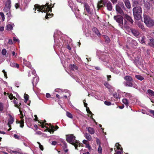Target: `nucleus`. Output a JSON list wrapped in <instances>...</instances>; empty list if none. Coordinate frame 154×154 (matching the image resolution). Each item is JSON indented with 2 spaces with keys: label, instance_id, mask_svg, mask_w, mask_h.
I'll use <instances>...</instances> for the list:
<instances>
[{
  "label": "nucleus",
  "instance_id": "f8f14e48",
  "mask_svg": "<svg viewBox=\"0 0 154 154\" xmlns=\"http://www.w3.org/2000/svg\"><path fill=\"white\" fill-rule=\"evenodd\" d=\"M9 118L8 119V125L9 127L10 128L8 130V131H10L11 129V125L12 124L14 121V117H13L11 115H9Z\"/></svg>",
  "mask_w": 154,
  "mask_h": 154
},
{
  "label": "nucleus",
  "instance_id": "72a5a7b5",
  "mask_svg": "<svg viewBox=\"0 0 154 154\" xmlns=\"http://www.w3.org/2000/svg\"><path fill=\"white\" fill-rule=\"evenodd\" d=\"M130 38L131 39V43L133 45L136 46L137 45L138 43L137 42L134 40L132 39L131 38Z\"/></svg>",
  "mask_w": 154,
  "mask_h": 154
},
{
  "label": "nucleus",
  "instance_id": "4c0bfd02",
  "mask_svg": "<svg viewBox=\"0 0 154 154\" xmlns=\"http://www.w3.org/2000/svg\"><path fill=\"white\" fill-rule=\"evenodd\" d=\"M24 119H22L20 120V127L23 128L24 126Z\"/></svg>",
  "mask_w": 154,
  "mask_h": 154
},
{
  "label": "nucleus",
  "instance_id": "0eeeda50",
  "mask_svg": "<svg viewBox=\"0 0 154 154\" xmlns=\"http://www.w3.org/2000/svg\"><path fill=\"white\" fill-rule=\"evenodd\" d=\"M114 19L118 23L119 26L122 28L123 25V22L124 16L119 15H117L114 16Z\"/></svg>",
  "mask_w": 154,
  "mask_h": 154
},
{
  "label": "nucleus",
  "instance_id": "cd10ccee",
  "mask_svg": "<svg viewBox=\"0 0 154 154\" xmlns=\"http://www.w3.org/2000/svg\"><path fill=\"white\" fill-rule=\"evenodd\" d=\"M135 77L137 79L140 81H142L144 79V78L142 76L140 75H136Z\"/></svg>",
  "mask_w": 154,
  "mask_h": 154
},
{
  "label": "nucleus",
  "instance_id": "f704fd0d",
  "mask_svg": "<svg viewBox=\"0 0 154 154\" xmlns=\"http://www.w3.org/2000/svg\"><path fill=\"white\" fill-rule=\"evenodd\" d=\"M74 9V12L76 14L79 15L80 12L79 10L78 9V8L75 7Z\"/></svg>",
  "mask_w": 154,
  "mask_h": 154
},
{
  "label": "nucleus",
  "instance_id": "5701e85b",
  "mask_svg": "<svg viewBox=\"0 0 154 154\" xmlns=\"http://www.w3.org/2000/svg\"><path fill=\"white\" fill-rule=\"evenodd\" d=\"M85 138L88 140L90 141L92 139L91 136L87 133H85Z\"/></svg>",
  "mask_w": 154,
  "mask_h": 154
},
{
  "label": "nucleus",
  "instance_id": "aec40b11",
  "mask_svg": "<svg viewBox=\"0 0 154 154\" xmlns=\"http://www.w3.org/2000/svg\"><path fill=\"white\" fill-rule=\"evenodd\" d=\"M23 63L26 65V66L28 67L30 69L31 68L32 66L31 65V63L29 61H26L25 59H24Z\"/></svg>",
  "mask_w": 154,
  "mask_h": 154
},
{
  "label": "nucleus",
  "instance_id": "b1692460",
  "mask_svg": "<svg viewBox=\"0 0 154 154\" xmlns=\"http://www.w3.org/2000/svg\"><path fill=\"white\" fill-rule=\"evenodd\" d=\"M69 67L72 70H74L75 69L77 70L78 69L77 66L74 64L70 65Z\"/></svg>",
  "mask_w": 154,
  "mask_h": 154
},
{
  "label": "nucleus",
  "instance_id": "c756f323",
  "mask_svg": "<svg viewBox=\"0 0 154 154\" xmlns=\"http://www.w3.org/2000/svg\"><path fill=\"white\" fill-rule=\"evenodd\" d=\"M149 40L150 42L148 43L149 45L151 46H154V39L153 38H151Z\"/></svg>",
  "mask_w": 154,
  "mask_h": 154
},
{
  "label": "nucleus",
  "instance_id": "58836bf2",
  "mask_svg": "<svg viewBox=\"0 0 154 154\" xmlns=\"http://www.w3.org/2000/svg\"><path fill=\"white\" fill-rule=\"evenodd\" d=\"M8 152L11 154H13V153L14 154H17L19 153V152H17L16 151L12 150H10V151H8Z\"/></svg>",
  "mask_w": 154,
  "mask_h": 154
},
{
  "label": "nucleus",
  "instance_id": "13d9d810",
  "mask_svg": "<svg viewBox=\"0 0 154 154\" xmlns=\"http://www.w3.org/2000/svg\"><path fill=\"white\" fill-rule=\"evenodd\" d=\"M8 43L10 45H11L13 44L12 41L11 39H9Z\"/></svg>",
  "mask_w": 154,
  "mask_h": 154
},
{
  "label": "nucleus",
  "instance_id": "9b49d317",
  "mask_svg": "<svg viewBox=\"0 0 154 154\" xmlns=\"http://www.w3.org/2000/svg\"><path fill=\"white\" fill-rule=\"evenodd\" d=\"M84 7L87 13L90 14H93V10L91 9L89 5L86 3L84 4Z\"/></svg>",
  "mask_w": 154,
  "mask_h": 154
},
{
  "label": "nucleus",
  "instance_id": "774afa93",
  "mask_svg": "<svg viewBox=\"0 0 154 154\" xmlns=\"http://www.w3.org/2000/svg\"><path fill=\"white\" fill-rule=\"evenodd\" d=\"M57 143V142L56 141H52L51 144L53 145H56Z\"/></svg>",
  "mask_w": 154,
  "mask_h": 154
},
{
  "label": "nucleus",
  "instance_id": "20e7f679",
  "mask_svg": "<svg viewBox=\"0 0 154 154\" xmlns=\"http://www.w3.org/2000/svg\"><path fill=\"white\" fill-rule=\"evenodd\" d=\"M134 17L137 20H140L141 18L142 13L141 7L134 8L132 10Z\"/></svg>",
  "mask_w": 154,
  "mask_h": 154
},
{
  "label": "nucleus",
  "instance_id": "393cba45",
  "mask_svg": "<svg viewBox=\"0 0 154 154\" xmlns=\"http://www.w3.org/2000/svg\"><path fill=\"white\" fill-rule=\"evenodd\" d=\"M6 30L8 31H10L13 29V26L11 24H8L6 26Z\"/></svg>",
  "mask_w": 154,
  "mask_h": 154
},
{
  "label": "nucleus",
  "instance_id": "412c9836",
  "mask_svg": "<svg viewBox=\"0 0 154 154\" xmlns=\"http://www.w3.org/2000/svg\"><path fill=\"white\" fill-rule=\"evenodd\" d=\"M93 31L98 36H100L101 35L100 33L99 32L97 29L96 27H94L92 29Z\"/></svg>",
  "mask_w": 154,
  "mask_h": 154
},
{
  "label": "nucleus",
  "instance_id": "ea45409f",
  "mask_svg": "<svg viewBox=\"0 0 154 154\" xmlns=\"http://www.w3.org/2000/svg\"><path fill=\"white\" fill-rule=\"evenodd\" d=\"M125 95L126 97L128 98H131L132 97V95L130 93H126Z\"/></svg>",
  "mask_w": 154,
  "mask_h": 154
},
{
  "label": "nucleus",
  "instance_id": "2f4dec72",
  "mask_svg": "<svg viewBox=\"0 0 154 154\" xmlns=\"http://www.w3.org/2000/svg\"><path fill=\"white\" fill-rule=\"evenodd\" d=\"M147 92L150 95L154 96V92L152 90L148 89L147 90Z\"/></svg>",
  "mask_w": 154,
  "mask_h": 154
},
{
  "label": "nucleus",
  "instance_id": "7c9ffc66",
  "mask_svg": "<svg viewBox=\"0 0 154 154\" xmlns=\"http://www.w3.org/2000/svg\"><path fill=\"white\" fill-rule=\"evenodd\" d=\"M10 9L11 8H10V7H6V6H5L3 9L4 12L5 13L8 12V11H11Z\"/></svg>",
  "mask_w": 154,
  "mask_h": 154
},
{
  "label": "nucleus",
  "instance_id": "bb28decb",
  "mask_svg": "<svg viewBox=\"0 0 154 154\" xmlns=\"http://www.w3.org/2000/svg\"><path fill=\"white\" fill-rule=\"evenodd\" d=\"M125 28L126 29V30L129 32H131L132 31V29H133V28H130L129 26H127V25L125 26L124 25Z\"/></svg>",
  "mask_w": 154,
  "mask_h": 154
},
{
  "label": "nucleus",
  "instance_id": "a878e982",
  "mask_svg": "<svg viewBox=\"0 0 154 154\" xmlns=\"http://www.w3.org/2000/svg\"><path fill=\"white\" fill-rule=\"evenodd\" d=\"M5 6L11 8V1L10 0H8L6 2Z\"/></svg>",
  "mask_w": 154,
  "mask_h": 154
},
{
  "label": "nucleus",
  "instance_id": "79ce46f5",
  "mask_svg": "<svg viewBox=\"0 0 154 154\" xmlns=\"http://www.w3.org/2000/svg\"><path fill=\"white\" fill-rule=\"evenodd\" d=\"M145 38L144 36H143L141 37V39L140 40L141 43L142 44L145 43Z\"/></svg>",
  "mask_w": 154,
  "mask_h": 154
},
{
  "label": "nucleus",
  "instance_id": "f03ea898",
  "mask_svg": "<svg viewBox=\"0 0 154 154\" xmlns=\"http://www.w3.org/2000/svg\"><path fill=\"white\" fill-rule=\"evenodd\" d=\"M66 140L68 142L74 146L75 149L78 150V147L80 146L79 141L75 140V137L72 134L66 135Z\"/></svg>",
  "mask_w": 154,
  "mask_h": 154
},
{
  "label": "nucleus",
  "instance_id": "5fc2aeb1",
  "mask_svg": "<svg viewBox=\"0 0 154 154\" xmlns=\"http://www.w3.org/2000/svg\"><path fill=\"white\" fill-rule=\"evenodd\" d=\"M14 138L17 139H20V137L17 135L16 134H14Z\"/></svg>",
  "mask_w": 154,
  "mask_h": 154
},
{
  "label": "nucleus",
  "instance_id": "9d476101",
  "mask_svg": "<svg viewBox=\"0 0 154 154\" xmlns=\"http://www.w3.org/2000/svg\"><path fill=\"white\" fill-rule=\"evenodd\" d=\"M116 10L117 14H119V15L124 16L126 14V13H124L123 10L118 5H116Z\"/></svg>",
  "mask_w": 154,
  "mask_h": 154
},
{
  "label": "nucleus",
  "instance_id": "052dcab7",
  "mask_svg": "<svg viewBox=\"0 0 154 154\" xmlns=\"http://www.w3.org/2000/svg\"><path fill=\"white\" fill-rule=\"evenodd\" d=\"M39 146V148H40V149H41V150L42 151L43 150L44 148L42 145L41 144H40Z\"/></svg>",
  "mask_w": 154,
  "mask_h": 154
},
{
  "label": "nucleus",
  "instance_id": "e433bc0d",
  "mask_svg": "<svg viewBox=\"0 0 154 154\" xmlns=\"http://www.w3.org/2000/svg\"><path fill=\"white\" fill-rule=\"evenodd\" d=\"M66 115L68 117L72 119L73 118V117L72 114L69 112H66Z\"/></svg>",
  "mask_w": 154,
  "mask_h": 154
},
{
  "label": "nucleus",
  "instance_id": "dca6fc26",
  "mask_svg": "<svg viewBox=\"0 0 154 154\" xmlns=\"http://www.w3.org/2000/svg\"><path fill=\"white\" fill-rule=\"evenodd\" d=\"M106 3L104 2L102 0H100V2H98L97 5V8L98 9H99L101 8H102L105 5Z\"/></svg>",
  "mask_w": 154,
  "mask_h": 154
},
{
  "label": "nucleus",
  "instance_id": "a18cd8bd",
  "mask_svg": "<svg viewBox=\"0 0 154 154\" xmlns=\"http://www.w3.org/2000/svg\"><path fill=\"white\" fill-rule=\"evenodd\" d=\"M18 103H17L16 104H14V106L18 108V109H19V110L20 112V113H21V112L22 113V111H20V105H18Z\"/></svg>",
  "mask_w": 154,
  "mask_h": 154
},
{
  "label": "nucleus",
  "instance_id": "3c124183",
  "mask_svg": "<svg viewBox=\"0 0 154 154\" xmlns=\"http://www.w3.org/2000/svg\"><path fill=\"white\" fill-rule=\"evenodd\" d=\"M86 111L88 113H89L90 114L92 115V113L91 111L90 110L89 107L86 108Z\"/></svg>",
  "mask_w": 154,
  "mask_h": 154
},
{
  "label": "nucleus",
  "instance_id": "864d4df0",
  "mask_svg": "<svg viewBox=\"0 0 154 154\" xmlns=\"http://www.w3.org/2000/svg\"><path fill=\"white\" fill-rule=\"evenodd\" d=\"M2 72L4 73L5 77L6 78H7V72H5V70H3Z\"/></svg>",
  "mask_w": 154,
  "mask_h": 154
},
{
  "label": "nucleus",
  "instance_id": "c03bdc74",
  "mask_svg": "<svg viewBox=\"0 0 154 154\" xmlns=\"http://www.w3.org/2000/svg\"><path fill=\"white\" fill-rule=\"evenodd\" d=\"M0 15L1 17L2 20H3V21H4L5 19V17L4 13L2 12H0Z\"/></svg>",
  "mask_w": 154,
  "mask_h": 154
},
{
  "label": "nucleus",
  "instance_id": "39448f33",
  "mask_svg": "<svg viewBox=\"0 0 154 154\" xmlns=\"http://www.w3.org/2000/svg\"><path fill=\"white\" fill-rule=\"evenodd\" d=\"M144 22L149 27H151L154 26V21L150 17L146 14L143 15Z\"/></svg>",
  "mask_w": 154,
  "mask_h": 154
},
{
  "label": "nucleus",
  "instance_id": "09e8293b",
  "mask_svg": "<svg viewBox=\"0 0 154 154\" xmlns=\"http://www.w3.org/2000/svg\"><path fill=\"white\" fill-rule=\"evenodd\" d=\"M98 151L99 153H101L102 152V149L100 145H99L98 148Z\"/></svg>",
  "mask_w": 154,
  "mask_h": 154
},
{
  "label": "nucleus",
  "instance_id": "8fccbe9b",
  "mask_svg": "<svg viewBox=\"0 0 154 154\" xmlns=\"http://www.w3.org/2000/svg\"><path fill=\"white\" fill-rule=\"evenodd\" d=\"M116 144H117V149H118L122 150V148H120V147H121V145L119 143H116Z\"/></svg>",
  "mask_w": 154,
  "mask_h": 154
},
{
  "label": "nucleus",
  "instance_id": "7ed1b4c3",
  "mask_svg": "<svg viewBox=\"0 0 154 154\" xmlns=\"http://www.w3.org/2000/svg\"><path fill=\"white\" fill-rule=\"evenodd\" d=\"M124 79L126 81V82H124V84L125 86L135 88L137 87V85L134 82L131 76L126 75L124 77Z\"/></svg>",
  "mask_w": 154,
  "mask_h": 154
},
{
  "label": "nucleus",
  "instance_id": "e2e57ef3",
  "mask_svg": "<svg viewBox=\"0 0 154 154\" xmlns=\"http://www.w3.org/2000/svg\"><path fill=\"white\" fill-rule=\"evenodd\" d=\"M86 147L88 148L89 149H91V147L88 144H87L86 145Z\"/></svg>",
  "mask_w": 154,
  "mask_h": 154
},
{
  "label": "nucleus",
  "instance_id": "de8ad7c7",
  "mask_svg": "<svg viewBox=\"0 0 154 154\" xmlns=\"http://www.w3.org/2000/svg\"><path fill=\"white\" fill-rule=\"evenodd\" d=\"M3 104L0 103V111L2 112L3 111Z\"/></svg>",
  "mask_w": 154,
  "mask_h": 154
},
{
  "label": "nucleus",
  "instance_id": "c85d7f7f",
  "mask_svg": "<svg viewBox=\"0 0 154 154\" xmlns=\"http://www.w3.org/2000/svg\"><path fill=\"white\" fill-rule=\"evenodd\" d=\"M123 103L126 106L128 107V100L124 98L122 100Z\"/></svg>",
  "mask_w": 154,
  "mask_h": 154
},
{
  "label": "nucleus",
  "instance_id": "680f3d73",
  "mask_svg": "<svg viewBox=\"0 0 154 154\" xmlns=\"http://www.w3.org/2000/svg\"><path fill=\"white\" fill-rule=\"evenodd\" d=\"M111 78V75H107V81H108L110 80V79Z\"/></svg>",
  "mask_w": 154,
  "mask_h": 154
},
{
  "label": "nucleus",
  "instance_id": "2eb2a0df",
  "mask_svg": "<svg viewBox=\"0 0 154 154\" xmlns=\"http://www.w3.org/2000/svg\"><path fill=\"white\" fill-rule=\"evenodd\" d=\"M105 6L107 8V10L109 11H111L112 9V3L109 2L106 3Z\"/></svg>",
  "mask_w": 154,
  "mask_h": 154
},
{
  "label": "nucleus",
  "instance_id": "f3484780",
  "mask_svg": "<svg viewBox=\"0 0 154 154\" xmlns=\"http://www.w3.org/2000/svg\"><path fill=\"white\" fill-rule=\"evenodd\" d=\"M123 1L126 8L128 9L131 8V5L129 0H124Z\"/></svg>",
  "mask_w": 154,
  "mask_h": 154
},
{
  "label": "nucleus",
  "instance_id": "4468645a",
  "mask_svg": "<svg viewBox=\"0 0 154 154\" xmlns=\"http://www.w3.org/2000/svg\"><path fill=\"white\" fill-rule=\"evenodd\" d=\"M143 3H144V7L146 10H149L151 6V4L149 2H145V0H143Z\"/></svg>",
  "mask_w": 154,
  "mask_h": 154
},
{
  "label": "nucleus",
  "instance_id": "a19ab883",
  "mask_svg": "<svg viewBox=\"0 0 154 154\" xmlns=\"http://www.w3.org/2000/svg\"><path fill=\"white\" fill-rule=\"evenodd\" d=\"M7 53V51L6 49L5 48L3 49L2 51V54L4 55L5 56L6 55Z\"/></svg>",
  "mask_w": 154,
  "mask_h": 154
},
{
  "label": "nucleus",
  "instance_id": "1a4fd4ad",
  "mask_svg": "<svg viewBox=\"0 0 154 154\" xmlns=\"http://www.w3.org/2000/svg\"><path fill=\"white\" fill-rule=\"evenodd\" d=\"M50 126L49 127L51 128H49L48 127H46V129L45 131H48L49 132L51 133L52 132L53 133L54 132V131L57 130L59 128V127L57 125H56L55 127L51 125V124H50Z\"/></svg>",
  "mask_w": 154,
  "mask_h": 154
},
{
  "label": "nucleus",
  "instance_id": "f257e3e1",
  "mask_svg": "<svg viewBox=\"0 0 154 154\" xmlns=\"http://www.w3.org/2000/svg\"><path fill=\"white\" fill-rule=\"evenodd\" d=\"M51 4H49V3H47L45 5L41 6L38 4H35L34 5L35 11L37 9V11L39 12H44L46 13L45 17V18L47 19H48L49 18H51L53 16L52 14H50L49 12H51V8L53 7L51 6Z\"/></svg>",
  "mask_w": 154,
  "mask_h": 154
},
{
  "label": "nucleus",
  "instance_id": "6e6d98bb",
  "mask_svg": "<svg viewBox=\"0 0 154 154\" xmlns=\"http://www.w3.org/2000/svg\"><path fill=\"white\" fill-rule=\"evenodd\" d=\"M15 7L16 9H17L20 7V4L19 3H16L15 5Z\"/></svg>",
  "mask_w": 154,
  "mask_h": 154
},
{
  "label": "nucleus",
  "instance_id": "6e6552de",
  "mask_svg": "<svg viewBox=\"0 0 154 154\" xmlns=\"http://www.w3.org/2000/svg\"><path fill=\"white\" fill-rule=\"evenodd\" d=\"M143 4L142 0H132V5L134 8L141 7Z\"/></svg>",
  "mask_w": 154,
  "mask_h": 154
},
{
  "label": "nucleus",
  "instance_id": "bf43d9fd",
  "mask_svg": "<svg viewBox=\"0 0 154 154\" xmlns=\"http://www.w3.org/2000/svg\"><path fill=\"white\" fill-rule=\"evenodd\" d=\"M13 41L15 42H18L19 41V40L18 39L14 37L13 38Z\"/></svg>",
  "mask_w": 154,
  "mask_h": 154
},
{
  "label": "nucleus",
  "instance_id": "423d86ee",
  "mask_svg": "<svg viewBox=\"0 0 154 154\" xmlns=\"http://www.w3.org/2000/svg\"><path fill=\"white\" fill-rule=\"evenodd\" d=\"M123 16L124 25H128L129 24H133L134 20L131 16L127 14L124 15Z\"/></svg>",
  "mask_w": 154,
  "mask_h": 154
},
{
  "label": "nucleus",
  "instance_id": "37998d69",
  "mask_svg": "<svg viewBox=\"0 0 154 154\" xmlns=\"http://www.w3.org/2000/svg\"><path fill=\"white\" fill-rule=\"evenodd\" d=\"M9 97L10 98V99L12 100L13 99H16L17 100V99L13 95V94H11L10 95H9Z\"/></svg>",
  "mask_w": 154,
  "mask_h": 154
},
{
  "label": "nucleus",
  "instance_id": "603ef678",
  "mask_svg": "<svg viewBox=\"0 0 154 154\" xmlns=\"http://www.w3.org/2000/svg\"><path fill=\"white\" fill-rule=\"evenodd\" d=\"M6 14L9 17H11L12 16L11 14V11H10L8 12H7Z\"/></svg>",
  "mask_w": 154,
  "mask_h": 154
},
{
  "label": "nucleus",
  "instance_id": "49530a36",
  "mask_svg": "<svg viewBox=\"0 0 154 154\" xmlns=\"http://www.w3.org/2000/svg\"><path fill=\"white\" fill-rule=\"evenodd\" d=\"M104 104L107 106H110L111 105V103L109 101H105L104 102Z\"/></svg>",
  "mask_w": 154,
  "mask_h": 154
},
{
  "label": "nucleus",
  "instance_id": "c9c22d12",
  "mask_svg": "<svg viewBox=\"0 0 154 154\" xmlns=\"http://www.w3.org/2000/svg\"><path fill=\"white\" fill-rule=\"evenodd\" d=\"M104 85L106 88L109 89H110L111 88V86L107 82H105L104 83Z\"/></svg>",
  "mask_w": 154,
  "mask_h": 154
},
{
  "label": "nucleus",
  "instance_id": "4be33fe9",
  "mask_svg": "<svg viewBox=\"0 0 154 154\" xmlns=\"http://www.w3.org/2000/svg\"><path fill=\"white\" fill-rule=\"evenodd\" d=\"M10 66L12 67H16L17 68H18L19 67V65L18 64L15 63L14 62L11 63Z\"/></svg>",
  "mask_w": 154,
  "mask_h": 154
},
{
  "label": "nucleus",
  "instance_id": "a211bd4d",
  "mask_svg": "<svg viewBox=\"0 0 154 154\" xmlns=\"http://www.w3.org/2000/svg\"><path fill=\"white\" fill-rule=\"evenodd\" d=\"M88 132L91 134H93L95 133V129L91 127H88L87 128Z\"/></svg>",
  "mask_w": 154,
  "mask_h": 154
},
{
  "label": "nucleus",
  "instance_id": "69168bd1",
  "mask_svg": "<svg viewBox=\"0 0 154 154\" xmlns=\"http://www.w3.org/2000/svg\"><path fill=\"white\" fill-rule=\"evenodd\" d=\"M29 96L27 95H26L24 97V98L25 99L26 101L27 100H28V99H29Z\"/></svg>",
  "mask_w": 154,
  "mask_h": 154
},
{
  "label": "nucleus",
  "instance_id": "ddd939ff",
  "mask_svg": "<svg viewBox=\"0 0 154 154\" xmlns=\"http://www.w3.org/2000/svg\"><path fill=\"white\" fill-rule=\"evenodd\" d=\"M131 32L133 35L137 37H138L140 34V33L138 30L133 28V29H132Z\"/></svg>",
  "mask_w": 154,
  "mask_h": 154
},
{
  "label": "nucleus",
  "instance_id": "4d7b16f0",
  "mask_svg": "<svg viewBox=\"0 0 154 154\" xmlns=\"http://www.w3.org/2000/svg\"><path fill=\"white\" fill-rule=\"evenodd\" d=\"M96 141L97 144H99V145H100L101 143L100 140L98 138H97Z\"/></svg>",
  "mask_w": 154,
  "mask_h": 154
},
{
  "label": "nucleus",
  "instance_id": "0e129e2a",
  "mask_svg": "<svg viewBox=\"0 0 154 154\" xmlns=\"http://www.w3.org/2000/svg\"><path fill=\"white\" fill-rule=\"evenodd\" d=\"M4 26L0 27V32H2L4 30Z\"/></svg>",
  "mask_w": 154,
  "mask_h": 154
},
{
  "label": "nucleus",
  "instance_id": "338daca9",
  "mask_svg": "<svg viewBox=\"0 0 154 154\" xmlns=\"http://www.w3.org/2000/svg\"><path fill=\"white\" fill-rule=\"evenodd\" d=\"M111 1L114 4H116L117 1V0H111Z\"/></svg>",
  "mask_w": 154,
  "mask_h": 154
},
{
  "label": "nucleus",
  "instance_id": "6ab92c4d",
  "mask_svg": "<svg viewBox=\"0 0 154 154\" xmlns=\"http://www.w3.org/2000/svg\"><path fill=\"white\" fill-rule=\"evenodd\" d=\"M137 26L139 28L143 31H146V29L145 28L143 24L142 23L138 22Z\"/></svg>",
  "mask_w": 154,
  "mask_h": 154
},
{
  "label": "nucleus",
  "instance_id": "473e14b6",
  "mask_svg": "<svg viewBox=\"0 0 154 154\" xmlns=\"http://www.w3.org/2000/svg\"><path fill=\"white\" fill-rule=\"evenodd\" d=\"M62 146L63 149H65L67 148V145L65 141L62 142Z\"/></svg>",
  "mask_w": 154,
  "mask_h": 154
}]
</instances>
